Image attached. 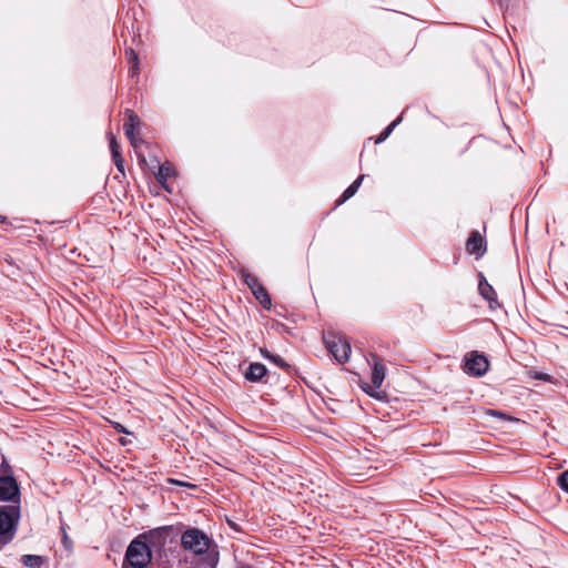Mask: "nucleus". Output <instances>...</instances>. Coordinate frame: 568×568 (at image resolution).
Masks as SVG:
<instances>
[{
  "label": "nucleus",
  "instance_id": "f257e3e1",
  "mask_svg": "<svg viewBox=\"0 0 568 568\" xmlns=\"http://www.w3.org/2000/svg\"><path fill=\"white\" fill-rule=\"evenodd\" d=\"M181 544L185 550L194 555H205V568H215L219 560L216 546L202 530L197 528L185 530L181 537Z\"/></svg>",
  "mask_w": 568,
  "mask_h": 568
},
{
  "label": "nucleus",
  "instance_id": "f03ea898",
  "mask_svg": "<svg viewBox=\"0 0 568 568\" xmlns=\"http://www.w3.org/2000/svg\"><path fill=\"white\" fill-rule=\"evenodd\" d=\"M151 551L148 545L139 539L128 547L125 559L134 568H143L151 561Z\"/></svg>",
  "mask_w": 568,
  "mask_h": 568
},
{
  "label": "nucleus",
  "instance_id": "7ed1b4c3",
  "mask_svg": "<svg viewBox=\"0 0 568 568\" xmlns=\"http://www.w3.org/2000/svg\"><path fill=\"white\" fill-rule=\"evenodd\" d=\"M324 341L327 349L336 358V361L339 363H345L348 361L351 345L344 336L328 333L324 336Z\"/></svg>",
  "mask_w": 568,
  "mask_h": 568
},
{
  "label": "nucleus",
  "instance_id": "20e7f679",
  "mask_svg": "<svg viewBox=\"0 0 568 568\" xmlns=\"http://www.w3.org/2000/svg\"><path fill=\"white\" fill-rule=\"evenodd\" d=\"M385 378V366L379 362H375L373 367V373L371 377L372 384H365L363 386L364 392H366L369 396L375 397L377 399L383 398L384 393L378 390L382 386V383Z\"/></svg>",
  "mask_w": 568,
  "mask_h": 568
},
{
  "label": "nucleus",
  "instance_id": "39448f33",
  "mask_svg": "<svg viewBox=\"0 0 568 568\" xmlns=\"http://www.w3.org/2000/svg\"><path fill=\"white\" fill-rule=\"evenodd\" d=\"M128 121L124 123V133L126 138L130 140L133 148H138L141 143V139L139 136V126L141 121L139 116L133 112L128 110Z\"/></svg>",
  "mask_w": 568,
  "mask_h": 568
},
{
  "label": "nucleus",
  "instance_id": "423d86ee",
  "mask_svg": "<svg viewBox=\"0 0 568 568\" xmlns=\"http://www.w3.org/2000/svg\"><path fill=\"white\" fill-rule=\"evenodd\" d=\"M14 518L8 510H0V536L2 546L13 538Z\"/></svg>",
  "mask_w": 568,
  "mask_h": 568
},
{
  "label": "nucleus",
  "instance_id": "0eeeda50",
  "mask_svg": "<svg viewBox=\"0 0 568 568\" xmlns=\"http://www.w3.org/2000/svg\"><path fill=\"white\" fill-rule=\"evenodd\" d=\"M488 361L485 356L479 355L477 353H471L466 358V369L468 373L474 374L476 376L483 375L488 369Z\"/></svg>",
  "mask_w": 568,
  "mask_h": 568
},
{
  "label": "nucleus",
  "instance_id": "6e6552de",
  "mask_svg": "<svg viewBox=\"0 0 568 568\" xmlns=\"http://www.w3.org/2000/svg\"><path fill=\"white\" fill-rule=\"evenodd\" d=\"M19 493L18 484L12 477L0 478V499L11 500Z\"/></svg>",
  "mask_w": 568,
  "mask_h": 568
},
{
  "label": "nucleus",
  "instance_id": "1a4fd4ad",
  "mask_svg": "<svg viewBox=\"0 0 568 568\" xmlns=\"http://www.w3.org/2000/svg\"><path fill=\"white\" fill-rule=\"evenodd\" d=\"M478 290H479L480 295L485 300L488 301L489 306L491 308H495V307L499 306V304L497 302V298H496L495 290L493 288V286L487 282V280L483 275H480V281H479Z\"/></svg>",
  "mask_w": 568,
  "mask_h": 568
},
{
  "label": "nucleus",
  "instance_id": "9d476101",
  "mask_svg": "<svg viewBox=\"0 0 568 568\" xmlns=\"http://www.w3.org/2000/svg\"><path fill=\"white\" fill-rule=\"evenodd\" d=\"M467 251L470 254L481 255L485 251L484 239L476 232L467 241Z\"/></svg>",
  "mask_w": 568,
  "mask_h": 568
},
{
  "label": "nucleus",
  "instance_id": "9b49d317",
  "mask_svg": "<svg viewBox=\"0 0 568 568\" xmlns=\"http://www.w3.org/2000/svg\"><path fill=\"white\" fill-rule=\"evenodd\" d=\"M266 374V368L263 364L252 363L245 372L246 379L251 382L260 381Z\"/></svg>",
  "mask_w": 568,
  "mask_h": 568
},
{
  "label": "nucleus",
  "instance_id": "f8f14e48",
  "mask_svg": "<svg viewBox=\"0 0 568 568\" xmlns=\"http://www.w3.org/2000/svg\"><path fill=\"white\" fill-rule=\"evenodd\" d=\"M252 293L265 308L271 306V298L265 288L258 282H253Z\"/></svg>",
  "mask_w": 568,
  "mask_h": 568
},
{
  "label": "nucleus",
  "instance_id": "ddd939ff",
  "mask_svg": "<svg viewBox=\"0 0 568 568\" xmlns=\"http://www.w3.org/2000/svg\"><path fill=\"white\" fill-rule=\"evenodd\" d=\"M364 179V175H359L343 193L342 199L337 202V204H341L345 202L346 200L351 199L358 190L362 181Z\"/></svg>",
  "mask_w": 568,
  "mask_h": 568
},
{
  "label": "nucleus",
  "instance_id": "4468645a",
  "mask_svg": "<svg viewBox=\"0 0 568 568\" xmlns=\"http://www.w3.org/2000/svg\"><path fill=\"white\" fill-rule=\"evenodd\" d=\"M173 174V168L170 163H164L159 168L158 180L161 183H164L168 178Z\"/></svg>",
  "mask_w": 568,
  "mask_h": 568
},
{
  "label": "nucleus",
  "instance_id": "2eb2a0df",
  "mask_svg": "<svg viewBox=\"0 0 568 568\" xmlns=\"http://www.w3.org/2000/svg\"><path fill=\"white\" fill-rule=\"evenodd\" d=\"M22 562L27 567L40 568V566L42 565V558L37 555H24L22 557Z\"/></svg>",
  "mask_w": 568,
  "mask_h": 568
},
{
  "label": "nucleus",
  "instance_id": "dca6fc26",
  "mask_svg": "<svg viewBox=\"0 0 568 568\" xmlns=\"http://www.w3.org/2000/svg\"><path fill=\"white\" fill-rule=\"evenodd\" d=\"M260 351H261V354H262L265 358H267V359L272 361V362H273L274 364H276L277 366H281V367H287V364H286V363H285V362L280 357V356H277V355H272V354H270V353H268L266 349H264V348H261Z\"/></svg>",
  "mask_w": 568,
  "mask_h": 568
},
{
  "label": "nucleus",
  "instance_id": "f3484780",
  "mask_svg": "<svg viewBox=\"0 0 568 568\" xmlns=\"http://www.w3.org/2000/svg\"><path fill=\"white\" fill-rule=\"evenodd\" d=\"M108 139H109V143H110V150H111L112 156L113 158L121 156L120 151H119L120 146H119V144L116 142V139L113 135V133L109 132L108 133Z\"/></svg>",
  "mask_w": 568,
  "mask_h": 568
},
{
  "label": "nucleus",
  "instance_id": "a211bd4d",
  "mask_svg": "<svg viewBox=\"0 0 568 568\" xmlns=\"http://www.w3.org/2000/svg\"><path fill=\"white\" fill-rule=\"evenodd\" d=\"M400 121V119H397L396 121L392 122L377 138L376 140V143H381L383 141H385L389 134L392 133V131L394 130V128L398 124V122Z\"/></svg>",
  "mask_w": 568,
  "mask_h": 568
},
{
  "label": "nucleus",
  "instance_id": "6ab92c4d",
  "mask_svg": "<svg viewBox=\"0 0 568 568\" xmlns=\"http://www.w3.org/2000/svg\"><path fill=\"white\" fill-rule=\"evenodd\" d=\"M558 484L559 486L568 493V470L564 471L559 477H558Z\"/></svg>",
  "mask_w": 568,
  "mask_h": 568
},
{
  "label": "nucleus",
  "instance_id": "aec40b11",
  "mask_svg": "<svg viewBox=\"0 0 568 568\" xmlns=\"http://www.w3.org/2000/svg\"><path fill=\"white\" fill-rule=\"evenodd\" d=\"M530 377L532 378H536V379H541V381H545V382H550L551 377L548 375V374H545V373H539V372H530Z\"/></svg>",
  "mask_w": 568,
  "mask_h": 568
},
{
  "label": "nucleus",
  "instance_id": "412c9836",
  "mask_svg": "<svg viewBox=\"0 0 568 568\" xmlns=\"http://www.w3.org/2000/svg\"><path fill=\"white\" fill-rule=\"evenodd\" d=\"M488 414L491 416L498 417L500 419L517 422L516 418H513L511 416H508V415L497 412V410H489Z\"/></svg>",
  "mask_w": 568,
  "mask_h": 568
},
{
  "label": "nucleus",
  "instance_id": "4be33fe9",
  "mask_svg": "<svg viewBox=\"0 0 568 568\" xmlns=\"http://www.w3.org/2000/svg\"><path fill=\"white\" fill-rule=\"evenodd\" d=\"M126 55H128L129 61L133 63L132 69H133V71L135 72V68H136V55H135L134 51H133V50H129V51H126Z\"/></svg>",
  "mask_w": 568,
  "mask_h": 568
},
{
  "label": "nucleus",
  "instance_id": "5701e85b",
  "mask_svg": "<svg viewBox=\"0 0 568 568\" xmlns=\"http://www.w3.org/2000/svg\"><path fill=\"white\" fill-rule=\"evenodd\" d=\"M62 531H63L62 542H63L64 547L67 549H69V548H71V540L69 539V537L63 528H62Z\"/></svg>",
  "mask_w": 568,
  "mask_h": 568
},
{
  "label": "nucleus",
  "instance_id": "b1692460",
  "mask_svg": "<svg viewBox=\"0 0 568 568\" xmlns=\"http://www.w3.org/2000/svg\"><path fill=\"white\" fill-rule=\"evenodd\" d=\"M244 280H245V283L248 285V287L251 290H252L253 282H257V280L254 276L250 275V274H245L244 275Z\"/></svg>",
  "mask_w": 568,
  "mask_h": 568
},
{
  "label": "nucleus",
  "instance_id": "393cba45",
  "mask_svg": "<svg viewBox=\"0 0 568 568\" xmlns=\"http://www.w3.org/2000/svg\"><path fill=\"white\" fill-rule=\"evenodd\" d=\"M113 160H114V163H115L118 170L122 172L123 171V159H122V156L113 158Z\"/></svg>",
  "mask_w": 568,
  "mask_h": 568
},
{
  "label": "nucleus",
  "instance_id": "a878e982",
  "mask_svg": "<svg viewBox=\"0 0 568 568\" xmlns=\"http://www.w3.org/2000/svg\"><path fill=\"white\" fill-rule=\"evenodd\" d=\"M113 426H114V428H115L118 432L129 434V432L125 429V427H124V426H122L121 424H119V423H113Z\"/></svg>",
  "mask_w": 568,
  "mask_h": 568
},
{
  "label": "nucleus",
  "instance_id": "bb28decb",
  "mask_svg": "<svg viewBox=\"0 0 568 568\" xmlns=\"http://www.w3.org/2000/svg\"><path fill=\"white\" fill-rule=\"evenodd\" d=\"M171 483L173 484H178V485H181V486H187L190 487L191 485L187 484V483H183V481H179V480H175V479H170Z\"/></svg>",
  "mask_w": 568,
  "mask_h": 568
}]
</instances>
